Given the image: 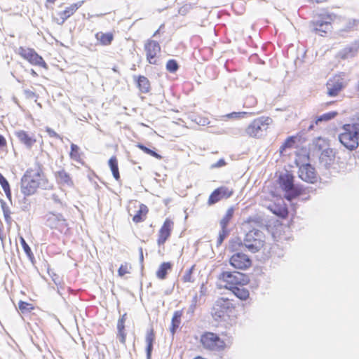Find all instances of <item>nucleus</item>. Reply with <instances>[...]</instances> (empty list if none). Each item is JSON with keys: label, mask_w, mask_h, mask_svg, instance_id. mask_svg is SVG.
I'll list each match as a JSON object with an SVG mask.
<instances>
[{"label": "nucleus", "mask_w": 359, "mask_h": 359, "mask_svg": "<svg viewBox=\"0 0 359 359\" xmlns=\"http://www.w3.org/2000/svg\"><path fill=\"white\" fill-rule=\"evenodd\" d=\"M299 177L309 183H315L317 181V174L315 168L309 163H306L299 167Z\"/></svg>", "instance_id": "19"}, {"label": "nucleus", "mask_w": 359, "mask_h": 359, "mask_svg": "<svg viewBox=\"0 0 359 359\" xmlns=\"http://www.w3.org/2000/svg\"><path fill=\"white\" fill-rule=\"evenodd\" d=\"M172 264L170 262H163L156 272V277L160 280L167 278L168 273L172 270Z\"/></svg>", "instance_id": "25"}, {"label": "nucleus", "mask_w": 359, "mask_h": 359, "mask_svg": "<svg viewBox=\"0 0 359 359\" xmlns=\"http://www.w3.org/2000/svg\"><path fill=\"white\" fill-rule=\"evenodd\" d=\"M219 281L224 283V287L241 301L250 298L249 290L245 287L250 282L248 275L238 271H222L218 276Z\"/></svg>", "instance_id": "1"}, {"label": "nucleus", "mask_w": 359, "mask_h": 359, "mask_svg": "<svg viewBox=\"0 0 359 359\" xmlns=\"http://www.w3.org/2000/svg\"><path fill=\"white\" fill-rule=\"evenodd\" d=\"M20 244L25 251V252L26 253V255H27V257L29 258V259H34V254L33 252H32V250L31 248H29V246L28 245V244L26 243L25 240L24 239L23 237H20Z\"/></svg>", "instance_id": "41"}, {"label": "nucleus", "mask_w": 359, "mask_h": 359, "mask_svg": "<svg viewBox=\"0 0 359 359\" xmlns=\"http://www.w3.org/2000/svg\"><path fill=\"white\" fill-rule=\"evenodd\" d=\"M7 144V142L6 138L0 134V148L6 147Z\"/></svg>", "instance_id": "48"}, {"label": "nucleus", "mask_w": 359, "mask_h": 359, "mask_svg": "<svg viewBox=\"0 0 359 359\" xmlns=\"http://www.w3.org/2000/svg\"><path fill=\"white\" fill-rule=\"evenodd\" d=\"M48 2L54 3L56 0H46Z\"/></svg>", "instance_id": "54"}, {"label": "nucleus", "mask_w": 359, "mask_h": 359, "mask_svg": "<svg viewBox=\"0 0 359 359\" xmlns=\"http://www.w3.org/2000/svg\"><path fill=\"white\" fill-rule=\"evenodd\" d=\"M183 316V311L179 310L175 311L173 313L172 320H171V325H170V332L172 334H175L176 332V330L179 328L180 324H181V318Z\"/></svg>", "instance_id": "27"}, {"label": "nucleus", "mask_w": 359, "mask_h": 359, "mask_svg": "<svg viewBox=\"0 0 359 359\" xmlns=\"http://www.w3.org/2000/svg\"><path fill=\"white\" fill-rule=\"evenodd\" d=\"M18 140L27 148H32L36 142V138L33 133H29L27 131L20 130L15 133Z\"/></svg>", "instance_id": "21"}, {"label": "nucleus", "mask_w": 359, "mask_h": 359, "mask_svg": "<svg viewBox=\"0 0 359 359\" xmlns=\"http://www.w3.org/2000/svg\"><path fill=\"white\" fill-rule=\"evenodd\" d=\"M196 265H192L189 269H187L182 277L183 283H194L195 278L194 277V271L195 270Z\"/></svg>", "instance_id": "37"}, {"label": "nucleus", "mask_w": 359, "mask_h": 359, "mask_svg": "<svg viewBox=\"0 0 359 359\" xmlns=\"http://www.w3.org/2000/svg\"><path fill=\"white\" fill-rule=\"evenodd\" d=\"M226 165V162L224 159H219L215 165H212L214 168H219L224 166Z\"/></svg>", "instance_id": "47"}, {"label": "nucleus", "mask_w": 359, "mask_h": 359, "mask_svg": "<svg viewBox=\"0 0 359 359\" xmlns=\"http://www.w3.org/2000/svg\"><path fill=\"white\" fill-rule=\"evenodd\" d=\"M117 337L120 342L123 344L126 341V333L125 332V323L118 321L117 322Z\"/></svg>", "instance_id": "35"}, {"label": "nucleus", "mask_w": 359, "mask_h": 359, "mask_svg": "<svg viewBox=\"0 0 359 359\" xmlns=\"http://www.w3.org/2000/svg\"><path fill=\"white\" fill-rule=\"evenodd\" d=\"M229 235V230L228 228L226 229H221V231L219 233L217 239V246H220L224 240Z\"/></svg>", "instance_id": "42"}, {"label": "nucleus", "mask_w": 359, "mask_h": 359, "mask_svg": "<svg viewBox=\"0 0 359 359\" xmlns=\"http://www.w3.org/2000/svg\"><path fill=\"white\" fill-rule=\"evenodd\" d=\"M175 222L171 217H167L160 226L156 238L158 247H164L165 243L170 238L174 230Z\"/></svg>", "instance_id": "13"}, {"label": "nucleus", "mask_w": 359, "mask_h": 359, "mask_svg": "<svg viewBox=\"0 0 359 359\" xmlns=\"http://www.w3.org/2000/svg\"><path fill=\"white\" fill-rule=\"evenodd\" d=\"M314 124H315V123H314L311 124V125L309 126V130H313V128H314Z\"/></svg>", "instance_id": "53"}, {"label": "nucleus", "mask_w": 359, "mask_h": 359, "mask_svg": "<svg viewBox=\"0 0 359 359\" xmlns=\"http://www.w3.org/2000/svg\"><path fill=\"white\" fill-rule=\"evenodd\" d=\"M319 20L311 22L313 31L320 36H325L332 29V22L337 18L334 13L325 12L319 15Z\"/></svg>", "instance_id": "7"}, {"label": "nucleus", "mask_w": 359, "mask_h": 359, "mask_svg": "<svg viewBox=\"0 0 359 359\" xmlns=\"http://www.w3.org/2000/svg\"><path fill=\"white\" fill-rule=\"evenodd\" d=\"M200 343L204 349L211 351H219L226 347L224 341L212 332H203L200 337Z\"/></svg>", "instance_id": "9"}, {"label": "nucleus", "mask_w": 359, "mask_h": 359, "mask_svg": "<svg viewBox=\"0 0 359 359\" xmlns=\"http://www.w3.org/2000/svg\"><path fill=\"white\" fill-rule=\"evenodd\" d=\"M131 266L128 263L123 264L120 266L118 270V274L119 276L122 277L124 275L129 273L130 272Z\"/></svg>", "instance_id": "43"}, {"label": "nucleus", "mask_w": 359, "mask_h": 359, "mask_svg": "<svg viewBox=\"0 0 359 359\" xmlns=\"http://www.w3.org/2000/svg\"><path fill=\"white\" fill-rule=\"evenodd\" d=\"M248 114L245 111H240V112H232L226 115V116L229 118H244Z\"/></svg>", "instance_id": "44"}, {"label": "nucleus", "mask_w": 359, "mask_h": 359, "mask_svg": "<svg viewBox=\"0 0 359 359\" xmlns=\"http://www.w3.org/2000/svg\"><path fill=\"white\" fill-rule=\"evenodd\" d=\"M156 339V334L153 328H151L147 332L146 336H145V342L147 344L146 347V351H147V359H150L151 355V352L153 350V344L155 341Z\"/></svg>", "instance_id": "23"}, {"label": "nucleus", "mask_w": 359, "mask_h": 359, "mask_svg": "<svg viewBox=\"0 0 359 359\" xmlns=\"http://www.w3.org/2000/svg\"><path fill=\"white\" fill-rule=\"evenodd\" d=\"M179 69L177 62L174 59L169 60L166 63V69L171 73L176 72Z\"/></svg>", "instance_id": "40"}, {"label": "nucleus", "mask_w": 359, "mask_h": 359, "mask_svg": "<svg viewBox=\"0 0 359 359\" xmlns=\"http://www.w3.org/2000/svg\"><path fill=\"white\" fill-rule=\"evenodd\" d=\"M234 191L232 188L222 186L215 189L209 196L208 204L214 205L222 198H229L233 196Z\"/></svg>", "instance_id": "17"}, {"label": "nucleus", "mask_w": 359, "mask_h": 359, "mask_svg": "<svg viewBox=\"0 0 359 359\" xmlns=\"http://www.w3.org/2000/svg\"><path fill=\"white\" fill-rule=\"evenodd\" d=\"M158 31H156V32L154 33V36L156 35V34H158Z\"/></svg>", "instance_id": "55"}, {"label": "nucleus", "mask_w": 359, "mask_h": 359, "mask_svg": "<svg viewBox=\"0 0 359 359\" xmlns=\"http://www.w3.org/2000/svg\"><path fill=\"white\" fill-rule=\"evenodd\" d=\"M55 177L59 183L67 185L69 187H73L74 182L69 175L65 170H61L55 173Z\"/></svg>", "instance_id": "24"}, {"label": "nucleus", "mask_w": 359, "mask_h": 359, "mask_svg": "<svg viewBox=\"0 0 359 359\" xmlns=\"http://www.w3.org/2000/svg\"><path fill=\"white\" fill-rule=\"evenodd\" d=\"M296 139L297 137L295 136H290L284 141L279 149V154L280 156H284V152L287 149H291L294 147L296 143Z\"/></svg>", "instance_id": "31"}, {"label": "nucleus", "mask_w": 359, "mask_h": 359, "mask_svg": "<svg viewBox=\"0 0 359 359\" xmlns=\"http://www.w3.org/2000/svg\"><path fill=\"white\" fill-rule=\"evenodd\" d=\"M144 49L147 61L151 65H157L161 51L159 43L154 40L148 39L144 45Z\"/></svg>", "instance_id": "14"}, {"label": "nucleus", "mask_w": 359, "mask_h": 359, "mask_svg": "<svg viewBox=\"0 0 359 359\" xmlns=\"http://www.w3.org/2000/svg\"><path fill=\"white\" fill-rule=\"evenodd\" d=\"M48 184V180L43 172L42 167L37 164L28 168L20 180V191L25 196H29L36 193L39 188Z\"/></svg>", "instance_id": "2"}, {"label": "nucleus", "mask_w": 359, "mask_h": 359, "mask_svg": "<svg viewBox=\"0 0 359 359\" xmlns=\"http://www.w3.org/2000/svg\"><path fill=\"white\" fill-rule=\"evenodd\" d=\"M187 11H188V8L187 7V5H185V6H182L179 9L178 12L180 14L184 15L187 13Z\"/></svg>", "instance_id": "49"}, {"label": "nucleus", "mask_w": 359, "mask_h": 359, "mask_svg": "<svg viewBox=\"0 0 359 359\" xmlns=\"http://www.w3.org/2000/svg\"><path fill=\"white\" fill-rule=\"evenodd\" d=\"M339 140L347 149L353 151L359 146V123H346L342 127Z\"/></svg>", "instance_id": "5"}, {"label": "nucleus", "mask_w": 359, "mask_h": 359, "mask_svg": "<svg viewBox=\"0 0 359 359\" xmlns=\"http://www.w3.org/2000/svg\"><path fill=\"white\" fill-rule=\"evenodd\" d=\"M229 264L236 269L245 271L251 267L252 261L246 254L236 252L230 257Z\"/></svg>", "instance_id": "16"}, {"label": "nucleus", "mask_w": 359, "mask_h": 359, "mask_svg": "<svg viewBox=\"0 0 359 359\" xmlns=\"http://www.w3.org/2000/svg\"><path fill=\"white\" fill-rule=\"evenodd\" d=\"M149 212V209L145 204L138 203L137 201L130 202L128 212L133 216L132 220L135 224L144 222L147 218Z\"/></svg>", "instance_id": "12"}, {"label": "nucleus", "mask_w": 359, "mask_h": 359, "mask_svg": "<svg viewBox=\"0 0 359 359\" xmlns=\"http://www.w3.org/2000/svg\"><path fill=\"white\" fill-rule=\"evenodd\" d=\"M18 309L21 313L27 314L34 311L35 306L33 304L20 300L18 302Z\"/></svg>", "instance_id": "34"}, {"label": "nucleus", "mask_w": 359, "mask_h": 359, "mask_svg": "<svg viewBox=\"0 0 359 359\" xmlns=\"http://www.w3.org/2000/svg\"><path fill=\"white\" fill-rule=\"evenodd\" d=\"M211 313L216 320L231 321L238 316L234 301L226 297H219L215 301Z\"/></svg>", "instance_id": "3"}, {"label": "nucleus", "mask_w": 359, "mask_h": 359, "mask_svg": "<svg viewBox=\"0 0 359 359\" xmlns=\"http://www.w3.org/2000/svg\"><path fill=\"white\" fill-rule=\"evenodd\" d=\"M126 318H127V314L126 313H124L123 314L120 318L118 320V321L119 322H121V323H126Z\"/></svg>", "instance_id": "51"}, {"label": "nucleus", "mask_w": 359, "mask_h": 359, "mask_svg": "<svg viewBox=\"0 0 359 359\" xmlns=\"http://www.w3.org/2000/svg\"><path fill=\"white\" fill-rule=\"evenodd\" d=\"M137 147L141 149L142 151H143L144 153H146L147 154H149L157 159H161L162 158V156L158 154V153H156V151L147 148V147H145L144 145L142 144H137Z\"/></svg>", "instance_id": "39"}, {"label": "nucleus", "mask_w": 359, "mask_h": 359, "mask_svg": "<svg viewBox=\"0 0 359 359\" xmlns=\"http://www.w3.org/2000/svg\"><path fill=\"white\" fill-rule=\"evenodd\" d=\"M26 95L28 97H36V95L35 93L30 91V90H26L25 91Z\"/></svg>", "instance_id": "50"}, {"label": "nucleus", "mask_w": 359, "mask_h": 359, "mask_svg": "<svg viewBox=\"0 0 359 359\" xmlns=\"http://www.w3.org/2000/svg\"><path fill=\"white\" fill-rule=\"evenodd\" d=\"M46 132L48 134L50 137L60 138V135L52 128L49 127L46 128Z\"/></svg>", "instance_id": "45"}, {"label": "nucleus", "mask_w": 359, "mask_h": 359, "mask_svg": "<svg viewBox=\"0 0 359 359\" xmlns=\"http://www.w3.org/2000/svg\"><path fill=\"white\" fill-rule=\"evenodd\" d=\"M358 50L359 43L354 41L340 50L337 54V57L343 60L353 57L357 55Z\"/></svg>", "instance_id": "20"}, {"label": "nucleus", "mask_w": 359, "mask_h": 359, "mask_svg": "<svg viewBox=\"0 0 359 359\" xmlns=\"http://www.w3.org/2000/svg\"><path fill=\"white\" fill-rule=\"evenodd\" d=\"M269 210L276 216L285 219L288 216V209L285 203L280 199L269 206Z\"/></svg>", "instance_id": "22"}, {"label": "nucleus", "mask_w": 359, "mask_h": 359, "mask_svg": "<svg viewBox=\"0 0 359 359\" xmlns=\"http://www.w3.org/2000/svg\"><path fill=\"white\" fill-rule=\"evenodd\" d=\"M273 123V119L269 116H262L253 119L246 127V135L252 138H262L268 131Z\"/></svg>", "instance_id": "6"}, {"label": "nucleus", "mask_w": 359, "mask_h": 359, "mask_svg": "<svg viewBox=\"0 0 359 359\" xmlns=\"http://www.w3.org/2000/svg\"><path fill=\"white\" fill-rule=\"evenodd\" d=\"M0 184L5 192V194L8 198H11V190L10 187V184L7 180L4 177V175L0 172Z\"/></svg>", "instance_id": "38"}, {"label": "nucleus", "mask_w": 359, "mask_h": 359, "mask_svg": "<svg viewBox=\"0 0 359 359\" xmlns=\"http://www.w3.org/2000/svg\"><path fill=\"white\" fill-rule=\"evenodd\" d=\"M337 114H338V113L337 111H330V112L323 114L316 118L315 124L318 125L320 122H323V121L327 122L328 121H330L332 118H334Z\"/></svg>", "instance_id": "36"}, {"label": "nucleus", "mask_w": 359, "mask_h": 359, "mask_svg": "<svg viewBox=\"0 0 359 359\" xmlns=\"http://www.w3.org/2000/svg\"><path fill=\"white\" fill-rule=\"evenodd\" d=\"M81 156H82V152L81 151L80 147L74 143L71 144L70 151H69L70 158L77 163L83 164V161Z\"/></svg>", "instance_id": "28"}, {"label": "nucleus", "mask_w": 359, "mask_h": 359, "mask_svg": "<svg viewBox=\"0 0 359 359\" xmlns=\"http://www.w3.org/2000/svg\"><path fill=\"white\" fill-rule=\"evenodd\" d=\"M244 243L250 252H257L264 248L265 236L263 232L259 230H250L245 236Z\"/></svg>", "instance_id": "10"}, {"label": "nucleus", "mask_w": 359, "mask_h": 359, "mask_svg": "<svg viewBox=\"0 0 359 359\" xmlns=\"http://www.w3.org/2000/svg\"><path fill=\"white\" fill-rule=\"evenodd\" d=\"M46 226L52 230L51 233L55 237H57L58 234H67L69 231L67 220L61 214H48Z\"/></svg>", "instance_id": "8"}, {"label": "nucleus", "mask_w": 359, "mask_h": 359, "mask_svg": "<svg viewBox=\"0 0 359 359\" xmlns=\"http://www.w3.org/2000/svg\"><path fill=\"white\" fill-rule=\"evenodd\" d=\"M322 162H324L326 165H330L333 163L334 161V155L332 149H325L320 156Z\"/></svg>", "instance_id": "32"}, {"label": "nucleus", "mask_w": 359, "mask_h": 359, "mask_svg": "<svg viewBox=\"0 0 359 359\" xmlns=\"http://www.w3.org/2000/svg\"><path fill=\"white\" fill-rule=\"evenodd\" d=\"M234 213V208L233 207H230L226 212V214L221 219L219 224L221 229H226L228 227L229 223L232 219Z\"/></svg>", "instance_id": "33"}, {"label": "nucleus", "mask_w": 359, "mask_h": 359, "mask_svg": "<svg viewBox=\"0 0 359 359\" xmlns=\"http://www.w3.org/2000/svg\"><path fill=\"white\" fill-rule=\"evenodd\" d=\"M344 79L339 75L330 78L326 83L327 93L329 97H336L344 88Z\"/></svg>", "instance_id": "18"}, {"label": "nucleus", "mask_w": 359, "mask_h": 359, "mask_svg": "<svg viewBox=\"0 0 359 359\" xmlns=\"http://www.w3.org/2000/svg\"><path fill=\"white\" fill-rule=\"evenodd\" d=\"M17 53L33 66H37L45 69H48V66L44 59L34 48L20 46Z\"/></svg>", "instance_id": "11"}, {"label": "nucleus", "mask_w": 359, "mask_h": 359, "mask_svg": "<svg viewBox=\"0 0 359 359\" xmlns=\"http://www.w3.org/2000/svg\"><path fill=\"white\" fill-rule=\"evenodd\" d=\"M95 38L101 45L109 46L114 39V34L111 32L104 33L100 32L95 34Z\"/></svg>", "instance_id": "30"}, {"label": "nucleus", "mask_w": 359, "mask_h": 359, "mask_svg": "<svg viewBox=\"0 0 359 359\" xmlns=\"http://www.w3.org/2000/svg\"><path fill=\"white\" fill-rule=\"evenodd\" d=\"M321 142L323 143V145L326 144L325 140L321 137L316 138L314 142L316 147H318L319 149H321Z\"/></svg>", "instance_id": "46"}, {"label": "nucleus", "mask_w": 359, "mask_h": 359, "mask_svg": "<svg viewBox=\"0 0 359 359\" xmlns=\"http://www.w3.org/2000/svg\"><path fill=\"white\" fill-rule=\"evenodd\" d=\"M136 83L139 90L143 93H147L151 88V84L149 79L144 76H139L136 77Z\"/></svg>", "instance_id": "26"}, {"label": "nucleus", "mask_w": 359, "mask_h": 359, "mask_svg": "<svg viewBox=\"0 0 359 359\" xmlns=\"http://www.w3.org/2000/svg\"><path fill=\"white\" fill-rule=\"evenodd\" d=\"M276 183L284 193L285 198L289 201L304 194L303 187L294 184V176L289 171L280 172L277 177Z\"/></svg>", "instance_id": "4"}, {"label": "nucleus", "mask_w": 359, "mask_h": 359, "mask_svg": "<svg viewBox=\"0 0 359 359\" xmlns=\"http://www.w3.org/2000/svg\"><path fill=\"white\" fill-rule=\"evenodd\" d=\"M30 74H31V75H32V76H34V77H37V76H38V74H37V73H36V72L34 69H32L30 70Z\"/></svg>", "instance_id": "52"}, {"label": "nucleus", "mask_w": 359, "mask_h": 359, "mask_svg": "<svg viewBox=\"0 0 359 359\" xmlns=\"http://www.w3.org/2000/svg\"><path fill=\"white\" fill-rule=\"evenodd\" d=\"M83 1H79L66 7L65 10L57 12L52 17L53 21L58 25H62L71 16H72L76 11L83 5Z\"/></svg>", "instance_id": "15"}, {"label": "nucleus", "mask_w": 359, "mask_h": 359, "mask_svg": "<svg viewBox=\"0 0 359 359\" xmlns=\"http://www.w3.org/2000/svg\"><path fill=\"white\" fill-rule=\"evenodd\" d=\"M108 165L112 172L114 178L116 181H119L121 180V176L118 170V159L116 156H113L109 159Z\"/></svg>", "instance_id": "29"}]
</instances>
